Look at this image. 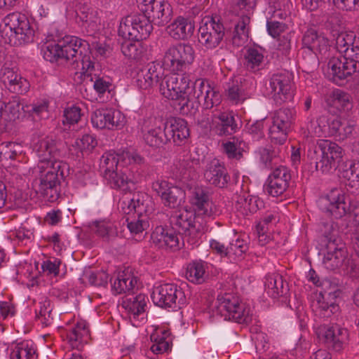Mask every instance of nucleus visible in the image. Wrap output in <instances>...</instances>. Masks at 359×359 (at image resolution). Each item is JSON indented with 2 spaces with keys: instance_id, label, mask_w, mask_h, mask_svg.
<instances>
[{
  "instance_id": "58",
  "label": "nucleus",
  "mask_w": 359,
  "mask_h": 359,
  "mask_svg": "<svg viewBox=\"0 0 359 359\" xmlns=\"http://www.w3.org/2000/svg\"><path fill=\"white\" fill-rule=\"evenodd\" d=\"M313 310L320 318H329L338 311V305L334 302L328 303L325 301L324 297L320 295L316 302L312 304Z\"/></svg>"
},
{
  "instance_id": "30",
  "label": "nucleus",
  "mask_w": 359,
  "mask_h": 359,
  "mask_svg": "<svg viewBox=\"0 0 359 359\" xmlns=\"http://www.w3.org/2000/svg\"><path fill=\"white\" fill-rule=\"evenodd\" d=\"M60 145L49 137L39 140L34 147V151L39 158L38 165H47L54 160H58L57 158L60 156Z\"/></svg>"
},
{
  "instance_id": "36",
  "label": "nucleus",
  "mask_w": 359,
  "mask_h": 359,
  "mask_svg": "<svg viewBox=\"0 0 359 359\" xmlns=\"http://www.w3.org/2000/svg\"><path fill=\"white\" fill-rule=\"evenodd\" d=\"M22 111L25 113V104L18 96L12 97L7 102H0V118L6 122L18 119Z\"/></svg>"
},
{
  "instance_id": "11",
  "label": "nucleus",
  "mask_w": 359,
  "mask_h": 359,
  "mask_svg": "<svg viewBox=\"0 0 359 359\" xmlns=\"http://www.w3.org/2000/svg\"><path fill=\"white\" fill-rule=\"evenodd\" d=\"M271 118L269 137L272 143L282 145L287 141L288 134L295 123L296 111L293 108H280L272 114Z\"/></svg>"
},
{
  "instance_id": "53",
  "label": "nucleus",
  "mask_w": 359,
  "mask_h": 359,
  "mask_svg": "<svg viewBox=\"0 0 359 359\" xmlns=\"http://www.w3.org/2000/svg\"><path fill=\"white\" fill-rule=\"evenodd\" d=\"M95 137L89 134L83 135L81 138H77L69 148L70 151L74 152L77 156L84 151H90L97 145Z\"/></svg>"
},
{
  "instance_id": "60",
  "label": "nucleus",
  "mask_w": 359,
  "mask_h": 359,
  "mask_svg": "<svg viewBox=\"0 0 359 359\" xmlns=\"http://www.w3.org/2000/svg\"><path fill=\"white\" fill-rule=\"evenodd\" d=\"M245 143L233 137L231 140L224 142L222 147L228 158L238 160L243 156Z\"/></svg>"
},
{
  "instance_id": "47",
  "label": "nucleus",
  "mask_w": 359,
  "mask_h": 359,
  "mask_svg": "<svg viewBox=\"0 0 359 359\" xmlns=\"http://www.w3.org/2000/svg\"><path fill=\"white\" fill-rule=\"evenodd\" d=\"M107 183L111 188L119 189L123 192L127 193L130 191L133 188V182L128 180V177L121 170H116L111 172L108 175L104 177Z\"/></svg>"
},
{
  "instance_id": "56",
  "label": "nucleus",
  "mask_w": 359,
  "mask_h": 359,
  "mask_svg": "<svg viewBox=\"0 0 359 359\" xmlns=\"http://www.w3.org/2000/svg\"><path fill=\"white\" fill-rule=\"evenodd\" d=\"M332 104L343 112H348L353 108L351 95L339 89L334 90L332 93Z\"/></svg>"
},
{
  "instance_id": "27",
  "label": "nucleus",
  "mask_w": 359,
  "mask_h": 359,
  "mask_svg": "<svg viewBox=\"0 0 359 359\" xmlns=\"http://www.w3.org/2000/svg\"><path fill=\"white\" fill-rule=\"evenodd\" d=\"M195 30L194 22L188 18L177 16L165 29L167 34L174 40L189 39Z\"/></svg>"
},
{
  "instance_id": "57",
  "label": "nucleus",
  "mask_w": 359,
  "mask_h": 359,
  "mask_svg": "<svg viewBox=\"0 0 359 359\" xmlns=\"http://www.w3.org/2000/svg\"><path fill=\"white\" fill-rule=\"evenodd\" d=\"M228 250L230 262H238L243 259L244 255L248 250V243L244 239L238 238L230 243Z\"/></svg>"
},
{
  "instance_id": "55",
  "label": "nucleus",
  "mask_w": 359,
  "mask_h": 359,
  "mask_svg": "<svg viewBox=\"0 0 359 359\" xmlns=\"http://www.w3.org/2000/svg\"><path fill=\"white\" fill-rule=\"evenodd\" d=\"M90 227L96 234L106 240H109L117 234L116 227L110 221H95Z\"/></svg>"
},
{
  "instance_id": "16",
  "label": "nucleus",
  "mask_w": 359,
  "mask_h": 359,
  "mask_svg": "<svg viewBox=\"0 0 359 359\" xmlns=\"http://www.w3.org/2000/svg\"><path fill=\"white\" fill-rule=\"evenodd\" d=\"M58 41L62 60L69 62L73 65H76L75 68H79V64L82 66L84 56L90 57L89 54L86 53L90 48V44L85 40L67 35L58 39Z\"/></svg>"
},
{
  "instance_id": "17",
  "label": "nucleus",
  "mask_w": 359,
  "mask_h": 359,
  "mask_svg": "<svg viewBox=\"0 0 359 359\" xmlns=\"http://www.w3.org/2000/svg\"><path fill=\"white\" fill-rule=\"evenodd\" d=\"M359 72V62L346 57H332L328 61L325 74L330 81L341 85L353 74Z\"/></svg>"
},
{
  "instance_id": "14",
  "label": "nucleus",
  "mask_w": 359,
  "mask_h": 359,
  "mask_svg": "<svg viewBox=\"0 0 359 359\" xmlns=\"http://www.w3.org/2000/svg\"><path fill=\"white\" fill-rule=\"evenodd\" d=\"M152 30L151 22L146 15L132 14L121 20L118 33L128 39L142 41L149 37Z\"/></svg>"
},
{
  "instance_id": "7",
  "label": "nucleus",
  "mask_w": 359,
  "mask_h": 359,
  "mask_svg": "<svg viewBox=\"0 0 359 359\" xmlns=\"http://www.w3.org/2000/svg\"><path fill=\"white\" fill-rule=\"evenodd\" d=\"M192 93L187 99L185 108L183 109L184 115H193L198 108L201 100H203V107L206 109L218 106L222 101L219 93L212 88L208 82L204 79H197L193 83Z\"/></svg>"
},
{
  "instance_id": "50",
  "label": "nucleus",
  "mask_w": 359,
  "mask_h": 359,
  "mask_svg": "<svg viewBox=\"0 0 359 359\" xmlns=\"http://www.w3.org/2000/svg\"><path fill=\"white\" fill-rule=\"evenodd\" d=\"M24 151L21 144L13 142H4L0 146V161L18 160L23 158Z\"/></svg>"
},
{
  "instance_id": "38",
  "label": "nucleus",
  "mask_w": 359,
  "mask_h": 359,
  "mask_svg": "<svg viewBox=\"0 0 359 359\" xmlns=\"http://www.w3.org/2000/svg\"><path fill=\"white\" fill-rule=\"evenodd\" d=\"M265 292L273 299L285 296L289 291L288 285L279 274L269 275L264 282Z\"/></svg>"
},
{
  "instance_id": "21",
  "label": "nucleus",
  "mask_w": 359,
  "mask_h": 359,
  "mask_svg": "<svg viewBox=\"0 0 359 359\" xmlns=\"http://www.w3.org/2000/svg\"><path fill=\"white\" fill-rule=\"evenodd\" d=\"M152 189L160 196L162 203L170 208L179 207L185 198V192L181 188L170 185L165 180L155 181Z\"/></svg>"
},
{
  "instance_id": "52",
  "label": "nucleus",
  "mask_w": 359,
  "mask_h": 359,
  "mask_svg": "<svg viewBox=\"0 0 359 359\" xmlns=\"http://www.w3.org/2000/svg\"><path fill=\"white\" fill-rule=\"evenodd\" d=\"M205 223H200L199 222H195L194 227L183 231L184 236H180L182 239V243L184 245L186 243L191 248H194L200 245L202 231L204 229Z\"/></svg>"
},
{
  "instance_id": "59",
  "label": "nucleus",
  "mask_w": 359,
  "mask_h": 359,
  "mask_svg": "<svg viewBox=\"0 0 359 359\" xmlns=\"http://www.w3.org/2000/svg\"><path fill=\"white\" fill-rule=\"evenodd\" d=\"M41 52L43 58L50 62L62 60L58 39L53 38L46 41L42 47Z\"/></svg>"
},
{
  "instance_id": "10",
  "label": "nucleus",
  "mask_w": 359,
  "mask_h": 359,
  "mask_svg": "<svg viewBox=\"0 0 359 359\" xmlns=\"http://www.w3.org/2000/svg\"><path fill=\"white\" fill-rule=\"evenodd\" d=\"M225 27L219 16H205L198 29V43L206 50H212L222 43Z\"/></svg>"
},
{
  "instance_id": "28",
  "label": "nucleus",
  "mask_w": 359,
  "mask_h": 359,
  "mask_svg": "<svg viewBox=\"0 0 359 359\" xmlns=\"http://www.w3.org/2000/svg\"><path fill=\"white\" fill-rule=\"evenodd\" d=\"M151 243L158 248L173 249L180 248V236L172 229L156 226L151 235Z\"/></svg>"
},
{
  "instance_id": "49",
  "label": "nucleus",
  "mask_w": 359,
  "mask_h": 359,
  "mask_svg": "<svg viewBox=\"0 0 359 359\" xmlns=\"http://www.w3.org/2000/svg\"><path fill=\"white\" fill-rule=\"evenodd\" d=\"M207 263L202 260L193 261L187 268V278L192 283L201 284L205 281Z\"/></svg>"
},
{
  "instance_id": "35",
  "label": "nucleus",
  "mask_w": 359,
  "mask_h": 359,
  "mask_svg": "<svg viewBox=\"0 0 359 359\" xmlns=\"http://www.w3.org/2000/svg\"><path fill=\"white\" fill-rule=\"evenodd\" d=\"M170 219L171 222L182 231H187L193 228L196 222L205 223V220L202 216L198 215L196 210L191 209H182L176 211L171 216Z\"/></svg>"
},
{
  "instance_id": "40",
  "label": "nucleus",
  "mask_w": 359,
  "mask_h": 359,
  "mask_svg": "<svg viewBox=\"0 0 359 359\" xmlns=\"http://www.w3.org/2000/svg\"><path fill=\"white\" fill-rule=\"evenodd\" d=\"M144 142L151 147L160 148L168 142L165 126L142 130Z\"/></svg>"
},
{
  "instance_id": "54",
  "label": "nucleus",
  "mask_w": 359,
  "mask_h": 359,
  "mask_svg": "<svg viewBox=\"0 0 359 359\" xmlns=\"http://www.w3.org/2000/svg\"><path fill=\"white\" fill-rule=\"evenodd\" d=\"M131 40L126 41L121 44V52L128 59L141 60L144 55V48L140 41H132Z\"/></svg>"
},
{
  "instance_id": "8",
  "label": "nucleus",
  "mask_w": 359,
  "mask_h": 359,
  "mask_svg": "<svg viewBox=\"0 0 359 359\" xmlns=\"http://www.w3.org/2000/svg\"><path fill=\"white\" fill-rule=\"evenodd\" d=\"M216 310L224 320H233L238 323H248L252 320L250 306L242 302L238 297L231 293L218 295Z\"/></svg>"
},
{
  "instance_id": "6",
  "label": "nucleus",
  "mask_w": 359,
  "mask_h": 359,
  "mask_svg": "<svg viewBox=\"0 0 359 359\" xmlns=\"http://www.w3.org/2000/svg\"><path fill=\"white\" fill-rule=\"evenodd\" d=\"M193 85L189 86V79L184 74H173L163 76L159 83L161 93L169 100L177 102L180 113L184 115L183 109L186 107L187 99L192 93Z\"/></svg>"
},
{
  "instance_id": "64",
  "label": "nucleus",
  "mask_w": 359,
  "mask_h": 359,
  "mask_svg": "<svg viewBox=\"0 0 359 359\" xmlns=\"http://www.w3.org/2000/svg\"><path fill=\"white\" fill-rule=\"evenodd\" d=\"M257 154L261 163L264 167L269 168L271 166L272 161L278 154V150L273 147H260L257 149Z\"/></svg>"
},
{
  "instance_id": "51",
  "label": "nucleus",
  "mask_w": 359,
  "mask_h": 359,
  "mask_svg": "<svg viewBox=\"0 0 359 359\" xmlns=\"http://www.w3.org/2000/svg\"><path fill=\"white\" fill-rule=\"evenodd\" d=\"M53 306L48 299L39 302L35 306L36 318L43 326L50 325L53 322L52 315Z\"/></svg>"
},
{
  "instance_id": "3",
  "label": "nucleus",
  "mask_w": 359,
  "mask_h": 359,
  "mask_svg": "<svg viewBox=\"0 0 359 359\" xmlns=\"http://www.w3.org/2000/svg\"><path fill=\"white\" fill-rule=\"evenodd\" d=\"M0 34L5 43L20 46L33 41L34 29L25 14L13 12L2 20Z\"/></svg>"
},
{
  "instance_id": "41",
  "label": "nucleus",
  "mask_w": 359,
  "mask_h": 359,
  "mask_svg": "<svg viewBox=\"0 0 359 359\" xmlns=\"http://www.w3.org/2000/svg\"><path fill=\"white\" fill-rule=\"evenodd\" d=\"M10 359H38L36 344L32 340H23L11 349Z\"/></svg>"
},
{
  "instance_id": "22",
  "label": "nucleus",
  "mask_w": 359,
  "mask_h": 359,
  "mask_svg": "<svg viewBox=\"0 0 359 359\" xmlns=\"http://www.w3.org/2000/svg\"><path fill=\"white\" fill-rule=\"evenodd\" d=\"M291 173L289 168L280 165L275 168L268 177L264 191L272 197L282 196L289 187Z\"/></svg>"
},
{
  "instance_id": "12",
  "label": "nucleus",
  "mask_w": 359,
  "mask_h": 359,
  "mask_svg": "<svg viewBox=\"0 0 359 359\" xmlns=\"http://www.w3.org/2000/svg\"><path fill=\"white\" fill-rule=\"evenodd\" d=\"M151 297L155 305L163 309L175 310L187 304L184 290L175 283H166L155 286Z\"/></svg>"
},
{
  "instance_id": "29",
  "label": "nucleus",
  "mask_w": 359,
  "mask_h": 359,
  "mask_svg": "<svg viewBox=\"0 0 359 359\" xmlns=\"http://www.w3.org/2000/svg\"><path fill=\"white\" fill-rule=\"evenodd\" d=\"M168 142L172 140L176 145H181L189 137L187 122L180 118H170L164 123Z\"/></svg>"
},
{
  "instance_id": "42",
  "label": "nucleus",
  "mask_w": 359,
  "mask_h": 359,
  "mask_svg": "<svg viewBox=\"0 0 359 359\" xmlns=\"http://www.w3.org/2000/svg\"><path fill=\"white\" fill-rule=\"evenodd\" d=\"M191 203L196 208V212L205 217L213 215L212 203L209 201V196L202 189H195L190 198Z\"/></svg>"
},
{
  "instance_id": "31",
  "label": "nucleus",
  "mask_w": 359,
  "mask_h": 359,
  "mask_svg": "<svg viewBox=\"0 0 359 359\" xmlns=\"http://www.w3.org/2000/svg\"><path fill=\"white\" fill-rule=\"evenodd\" d=\"M147 297L144 294H128L123 301V306L128 311L129 318L134 325L137 321L144 319Z\"/></svg>"
},
{
  "instance_id": "48",
  "label": "nucleus",
  "mask_w": 359,
  "mask_h": 359,
  "mask_svg": "<svg viewBox=\"0 0 359 359\" xmlns=\"http://www.w3.org/2000/svg\"><path fill=\"white\" fill-rule=\"evenodd\" d=\"M332 115L323 114L320 116L316 122L311 121L308 126L311 133L317 137H329L331 132V120Z\"/></svg>"
},
{
  "instance_id": "33",
  "label": "nucleus",
  "mask_w": 359,
  "mask_h": 359,
  "mask_svg": "<svg viewBox=\"0 0 359 359\" xmlns=\"http://www.w3.org/2000/svg\"><path fill=\"white\" fill-rule=\"evenodd\" d=\"M75 12L79 22L81 23V27L87 29L88 32L90 29L93 31L97 27V13L93 9L86 0H78L75 4Z\"/></svg>"
},
{
  "instance_id": "9",
  "label": "nucleus",
  "mask_w": 359,
  "mask_h": 359,
  "mask_svg": "<svg viewBox=\"0 0 359 359\" xmlns=\"http://www.w3.org/2000/svg\"><path fill=\"white\" fill-rule=\"evenodd\" d=\"M195 50L189 43H179L170 46L165 52L163 66L174 73L184 72L193 63Z\"/></svg>"
},
{
  "instance_id": "43",
  "label": "nucleus",
  "mask_w": 359,
  "mask_h": 359,
  "mask_svg": "<svg viewBox=\"0 0 359 359\" xmlns=\"http://www.w3.org/2000/svg\"><path fill=\"white\" fill-rule=\"evenodd\" d=\"M339 175L344 179L348 185L359 188V162L351 160L343 162L339 166Z\"/></svg>"
},
{
  "instance_id": "62",
  "label": "nucleus",
  "mask_w": 359,
  "mask_h": 359,
  "mask_svg": "<svg viewBox=\"0 0 359 359\" xmlns=\"http://www.w3.org/2000/svg\"><path fill=\"white\" fill-rule=\"evenodd\" d=\"M30 85L29 81L20 74H15L14 79L8 80L6 88L11 93L15 94H25L28 92Z\"/></svg>"
},
{
  "instance_id": "18",
  "label": "nucleus",
  "mask_w": 359,
  "mask_h": 359,
  "mask_svg": "<svg viewBox=\"0 0 359 359\" xmlns=\"http://www.w3.org/2000/svg\"><path fill=\"white\" fill-rule=\"evenodd\" d=\"M318 336L325 346L336 351L343 349L348 340V331L337 324L323 325L318 328Z\"/></svg>"
},
{
  "instance_id": "61",
  "label": "nucleus",
  "mask_w": 359,
  "mask_h": 359,
  "mask_svg": "<svg viewBox=\"0 0 359 359\" xmlns=\"http://www.w3.org/2000/svg\"><path fill=\"white\" fill-rule=\"evenodd\" d=\"M49 102L46 100H38L29 104H25V113L29 114L34 118H47Z\"/></svg>"
},
{
  "instance_id": "37",
  "label": "nucleus",
  "mask_w": 359,
  "mask_h": 359,
  "mask_svg": "<svg viewBox=\"0 0 359 359\" xmlns=\"http://www.w3.org/2000/svg\"><path fill=\"white\" fill-rule=\"evenodd\" d=\"M90 338V332L86 320H80L67 332V339L72 347L80 350Z\"/></svg>"
},
{
  "instance_id": "26",
  "label": "nucleus",
  "mask_w": 359,
  "mask_h": 359,
  "mask_svg": "<svg viewBox=\"0 0 359 359\" xmlns=\"http://www.w3.org/2000/svg\"><path fill=\"white\" fill-rule=\"evenodd\" d=\"M256 82L252 78L241 79L239 83H233L226 90L227 99L234 104L243 102L251 96L252 90L255 87Z\"/></svg>"
},
{
  "instance_id": "45",
  "label": "nucleus",
  "mask_w": 359,
  "mask_h": 359,
  "mask_svg": "<svg viewBox=\"0 0 359 359\" xmlns=\"http://www.w3.org/2000/svg\"><path fill=\"white\" fill-rule=\"evenodd\" d=\"M137 280L130 273L122 272L118 273L112 283V291L115 294L133 292Z\"/></svg>"
},
{
  "instance_id": "20",
  "label": "nucleus",
  "mask_w": 359,
  "mask_h": 359,
  "mask_svg": "<svg viewBox=\"0 0 359 359\" xmlns=\"http://www.w3.org/2000/svg\"><path fill=\"white\" fill-rule=\"evenodd\" d=\"M91 123L96 128L116 130L123 126L125 117L118 110L100 108L92 114Z\"/></svg>"
},
{
  "instance_id": "19",
  "label": "nucleus",
  "mask_w": 359,
  "mask_h": 359,
  "mask_svg": "<svg viewBox=\"0 0 359 359\" xmlns=\"http://www.w3.org/2000/svg\"><path fill=\"white\" fill-rule=\"evenodd\" d=\"M94 64L90 57L84 56L82 60L81 74L86 82L89 81L92 83L95 93L100 98H102L106 93H109L111 92L113 84L109 77L100 76L96 74H93L95 67Z\"/></svg>"
},
{
  "instance_id": "63",
  "label": "nucleus",
  "mask_w": 359,
  "mask_h": 359,
  "mask_svg": "<svg viewBox=\"0 0 359 359\" xmlns=\"http://www.w3.org/2000/svg\"><path fill=\"white\" fill-rule=\"evenodd\" d=\"M195 164H197V161L192 159L189 151H187L180 154L175 163L182 175H185L187 171L191 170Z\"/></svg>"
},
{
  "instance_id": "4",
  "label": "nucleus",
  "mask_w": 359,
  "mask_h": 359,
  "mask_svg": "<svg viewBox=\"0 0 359 359\" xmlns=\"http://www.w3.org/2000/svg\"><path fill=\"white\" fill-rule=\"evenodd\" d=\"M37 167L41 172L37 191L48 201L53 202L58 198V187L68 166L63 161L54 160L47 165H38Z\"/></svg>"
},
{
  "instance_id": "34",
  "label": "nucleus",
  "mask_w": 359,
  "mask_h": 359,
  "mask_svg": "<svg viewBox=\"0 0 359 359\" xmlns=\"http://www.w3.org/2000/svg\"><path fill=\"white\" fill-rule=\"evenodd\" d=\"M130 154L125 151L116 152L109 150L104 152L100 159V171L103 177L111 172L118 170L120 163H126V157Z\"/></svg>"
},
{
  "instance_id": "44",
  "label": "nucleus",
  "mask_w": 359,
  "mask_h": 359,
  "mask_svg": "<svg viewBox=\"0 0 359 359\" xmlns=\"http://www.w3.org/2000/svg\"><path fill=\"white\" fill-rule=\"evenodd\" d=\"M250 21V18L248 15H240L232 34L231 43L233 46L241 47L248 42V28L247 26L249 25Z\"/></svg>"
},
{
  "instance_id": "24",
  "label": "nucleus",
  "mask_w": 359,
  "mask_h": 359,
  "mask_svg": "<svg viewBox=\"0 0 359 359\" xmlns=\"http://www.w3.org/2000/svg\"><path fill=\"white\" fill-rule=\"evenodd\" d=\"M212 129L219 136L231 135L238 130L233 111H217L213 114Z\"/></svg>"
},
{
  "instance_id": "15",
  "label": "nucleus",
  "mask_w": 359,
  "mask_h": 359,
  "mask_svg": "<svg viewBox=\"0 0 359 359\" xmlns=\"http://www.w3.org/2000/svg\"><path fill=\"white\" fill-rule=\"evenodd\" d=\"M350 203L345 193L340 189H333L318 199L320 209L334 219H341L350 210Z\"/></svg>"
},
{
  "instance_id": "25",
  "label": "nucleus",
  "mask_w": 359,
  "mask_h": 359,
  "mask_svg": "<svg viewBox=\"0 0 359 359\" xmlns=\"http://www.w3.org/2000/svg\"><path fill=\"white\" fill-rule=\"evenodd\" d=\"M163 76V67L153 62L137 72L135 78V83L139 88L147 90L156 84H159Z\"/></svg>"
},
{
  "instance_id": "46",
  "label": "nucleus",
  "mask_w": 359,
  "mask_h": 359,
  "mask_svg": "<svg viewBox=\"0 0 359 359\" xmlns=\"http://www.w3.org/2000/svg\"><path fill=\"white\" fill-rule=\"evenodd\" d=\"M264 56L262 50L250 47L244 55V65L248 70L255 72L264 67Z\"/></svg>"
},
{
  "instance_id": "2",
  "label": "nucleus",
  "mask_w": 359,
  "mask_h": 359,
  "mask_svg": "<svg viewBox=\"0 0 359 359\" xmlns=\"http://www.w3.org/2000/svg\"><path fill=\"white\" fill-rule=\"evenodd\" d=\"M324 242L327 243V252L323 261L325 267L331 271L342 268L344 271L351 278H359V264L350 259L344 249L337 247L332 224L327 223L324 225Z\"/></svg>"
},
{
  "instance_id": "39",
  "label": "nucleus",
  "mask_w": 359,
  "mask_h": 359,
  "mask_svg": "<svg viewBox=\"0 0 359 359\" xmlns=\"http://www.w3.org/2000/svg\"><path fill=\"white\" fill-rule=\"evenodd\" d=\"M264 206V202L258 196L241 195L238 197L235 204L236 210L243 216L256 212Z\"/></svg>"
},
{
  "instance_id": "5",
  "label": "nucleus",
  "mask_w": 359,
  "mask_h": 359,
  "mask_svg": "<svg viewBox=\"0 0 359 359\" xmlns=\"http://www.w3.org/2000/svg\"><path fill=\"white\" fill-rule=\"evenodd\" d=\"M318 154H320V159L316 162V168L322 172L339 170V166L344 162V150L337 143L327 140H318L316 144L309 150L308 156L311 159L318 160Z\"/></svg>"
},
{
  "instance_id": "23",
  "label": "nucleus",
  "mask_w": 359,
  "mask_h": 359,
  "mask_svg": "<svg viewBox=\"0 0 359 359\" xmlns=\"http://www.w3.org/2000/svg\"><path fill=\"white\" fill-rule=\"evenodd\" d=\"M204 177L210 184L219 188L226 187L230 181V176L225 166L217 158L207 162Z\"/></svg>"
},
{
  "instance_id": "1",
  "label": "nucleus",
  "mask_w": 359,
  "mask_h": 359,
  "mask_svg": "<svg viewBox=\"0 0 359 359\" xmlns=\"http://www.w3.org/2000/svg\"><path fill=\"white\" fill-rule=\"evenodd\" d=\"M153 203L148 195L144 193L133 194L132 198L124 197L118 203V209L123 214L133 215L130 220L126 218L128 228L133 234H139L149 226V216L154 210Z\"/></svg>"
},
{
  "instance_id": "32",
  "label": "nucleus",
  "mask_w": 359,
  "mask_h": 359,
  "mask_svg": "<svg viewBox=\"0 0 359 359\" xmlns=\"http://www.w3.org/2000/svg\"><path fill=\"white\" fill-rule=\"evenodd\" d=\"M302 46L316 55H325L330 48L328 39L314 29H309L304 34Z\"/></svg>"
},
{
  "instance_id": "13",
  "label": "nucleus",
  "mask_w": 359,
  "mask_h": 359,
  "mask_svg": "<svg viewBox=\"0 0 359 359\" xmlns=\"http://www.w3.org/2000/svg\"><path fill=\"white\" fill-rule=\"evenodd\" d=\"M292 81V74L286 70L276 72L270 76L266 89L276 104L281 105L293 98Z\"/></svg>"
}]
</instances>
